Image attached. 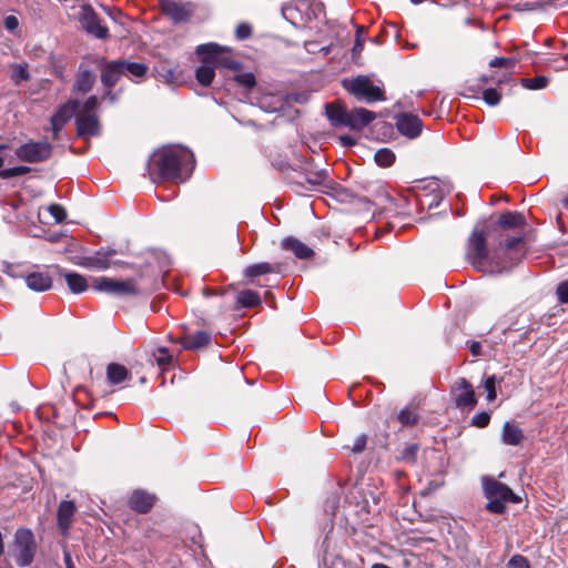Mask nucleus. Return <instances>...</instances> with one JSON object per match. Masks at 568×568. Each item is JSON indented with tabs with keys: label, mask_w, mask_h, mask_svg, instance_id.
Here are the masks:
<instances>
[{
	"label": "nucleus",
	"mask_w": 568,
	"mask_h": 568,
	"mask_svg": "<svg viewBox=\"0 0 568 568\" xmlns=\"http://www.w3.org/2000/svg\"><path fill=\"white\" fill-rule=\"evenodd\" d=\"M158 355H155V361H156V364L161 367V368H164L166 367L168 365H170L173 361V357L172 355L169 353V349L164 346H161L158 348Z\"/></svg>",
	"instance_id": "c03bdc74"
},
{
	"label": "nucleus",
	"mask_w": 568,
	"mask_h": 568,
	"mask_svg": "<svg viewBox=\"0 0 568 568\" xmlns=\"http://www.w3.org/2000/svg\"><path fill=\"white\" fill-rule=\"evenodd\" d=\"M490 423V413L480 412L471 417L470 425L477 428H485Z\"/></svg>",
	"instance_id": "a18cd8bd"
},
{
	"label": "nucleus",
	"mask_w": 568,
	"mask_h": 568,
	"mask_svg": "<svg viewBox=\"0 0 568 568\" xmlns=\"http://www.w3.org/2000/svg\"><path fill=\"white\" fill-rule=\"evenodd\" d=\"M339 141L343 146H353L356 144V140L348 134L341 135Z\"/></svg>",
	"instance_id": "bf43d9fd"
},
{
	"label": "nucleus",
	"mask_w": 568,
	"mask_h": 568,
	"mask_svg": "<svg viewBox=\"0 0 568 568\" xmlns=\"http://www.w3.org/2000/svg\"><path fill=\"white\" fill-rule=\"evenodd\" d=\"M452 400L456 408L471 410L478 403L473 385L465 378H457L449 390Z\"/></svg>",
	"instance_id": "6e6552de"
},
{
	"label": "nucleus",
	"mask_w": 568,
	"mask_h": 568,
	"mask_svg": "<svg viewBox=\"0 0 568 568\" xmlns=\"http://www.w3.org/2000/svg\"><path fill=\"white\" fill-rule=\"evenodd\" d=\"M3 23L4 28L10 32H13L19 27V20L16 16H7Z\"/></svg>",
	"instance_id": "4d7b16f0"
},
{
	"label": "nucleus",
	"mask_w": 568,
	"mask_h": 568,
	"mask_svg": "<svg viewBox=\"0 0 568 568\" xmlns=\"http://www.w3.org/2000/svg\"><path fill=\"white\" fill-rule=\"evenodd\" d=\"M393 229H394V223H393V222H388V223L386 224V226L383 229V231H385V232H389V231H392Z\"/></svg>",
	"instance_id": "69168bd1"
},
{
	"label": "nucleus",
	"mask_w": 568,
	"mask_h": 568,
	"mask_svg": "<svg viewBox=\"0 0 568 568\" xmlns=\"http://www.w3.org/2000/svg\"><path fill=\"white\" fill-rule=\"evenodd\" d=\"M133 295H149L160 287V280L154 272H142L138 277L131 278Z\"/></svg>",
	"instance_id": "a211bd4d"
},
{
	"label": "nucleus",
	"mask_w": 568,
	"mask_h": 568,
	"mask_svg": "<svg viewBox=\"0 0 568 568\" xmlns=\"http://www.w3.org/2000/svg\"><path fill=\"white\" fill-rule=\"evenodd\" d=\"M527 224L523 213L517 211H506L498 217L497 225L504 230L523 229Z\"/></svg>",
	"instance_id": "cd10ccee"
},
{
	"label": "nucleus",
	"mask_w": 568,
	"mask_h": 568,
	"mask_svg": "<svg viewBox=\"0 0 568 568\" xmlns=\"http://www.w3.org/2000/svg\"><path fill=\"white\" fill-rule=\"evenodd\" d=\"M283 264L280 262L275 263H268V262H261L256 264L248 265L243 274L246 278L250 280V283L257 284L254 280L258 276L265 275V274H278L282 272Z\"/></svg>",
	"instance_id": "5701e85b"
},
{
	"label": "nucleus",
	"mask_w": 568,
	"mask_h": 568,
	"mask_svg": "<svg viewBox=\"0 0 568 568\" xmlns=\"http://www.w3.org/2000/svg\"><path fill=\"white\" fill-rule=\"evenodd\" d=\"M342 84L357 101L374 103L386 100L384 89L375 85L367 75L361 74L353 79H344Z\"/></svg>",
	"instance_id": "423d86ee"
},
{
	"label": "nucleus",
	"mask_w": 568,
	"mask_h": 568,
	"mask_svg": "<svg viewBox=\"0 0 568 568\" xmlns=\"http://www.w3.org/2000/svg\"><path fill=\"white\" fill-rule=\"evenodd\" d=\"M192 158L193 154L184 149L170 146L158 149L149 158L148 175L153 183L184 182L182 168Z\"/></svg>",
	"instance_id": "f257e3e1"
},
{
	"label": "nucleus",
	"mask_w": 568,
	"mask_h": 568,
	"mask_svg": "<svg viewBox=\"0 0 568 568\" xmlns=\"http://www.w3.org/2000/svg\"><path fill=\"white\" fill-rule=\"evenodd\" d=\"M517 63L516 58L495 57L489 61L490 68H506L513 69Z\"/></svg>",
	"instance_id": "37998d69"
},
{
	"label": "nucleus",
	"mask_w": 568,
	"mask_h": 568,
	"mask_svg": "<svg viewBox=\"0 0 568 568\" xmlns=\"http://www.w3.org/2000/svg\"><path fill=\"white\" fill-rule=\"evenodd\" d=\"M52 268L59 276L64 277L69 290L73 294H81L88 290L89 284L83 275L75 272H67L58 265L52 266Z\"/></svg>",
	"instance_id": "b1692460"
},
{
	"label": "nucleus",
	"mask_w": 568,
	"mask_h": 568,
	"mask_svg": "<svg viewBox=\"0 0 568 568\" xmlns=\"http://www.w3.org/2000/svg\"><path fill=\"white\" fill-rule=\"evenodd\" d=\"M489 256L486 232L477 226L467 241V260L477 271H485V263Z\"/></svg>",
	"instance_id": "0eeeda50"
},
{
	"label": "nucleus",
	"mask_w": 568,
	"mask_h": 568,
	"mask_svg": "<svg viewBox=\"0 0 568 568\" xmlns=\"http://www.w3.org/2000/svg\"><path fill=\"white\" fill-rule=\"evenodd\" d=\"M483 100L489 106H496L501 101V92H499L496 88H487L481 90Z\"/></svg>",
	"instance_id": "ea45409f"
},
{
	"label": "nucleus",
	"mask_w": 568,
	"mask_h": 568,
	"mask_svg": "<svg viewBox=\"0 0 568 568\" xmlns=\"http://www.w3.org/2000/svg\"><path fill=\"white\" fill-rule=\"evenodd\" d=\"M484 388L487 393V400L488 402L495 400L497 397V393H496V377L494 375L486 377V379L484 381Z\"/></svg>",
	"instance_id": "49530a36"
},
{
	"label": "nucleus",
	"mask_w": 568,
	"mask_h": 568,
	"mask_svg": "<svg viewBox=\"0 0 568 568\" xmlns=\"http://www.w3.org/2000/svg\"><path fill=\"white\" fill-rule=\"evenodd\" d=\"M79 21L82 28L91 36L100 40H106L110 37L109 29L102 23V19L94 11L92 6L83 4Z\"/></svg>",
	"instance_id": "9d476101"
},
{
	"label": "nucleus",
	"mask_w": 568,
	"mask_h": 568,
	"mask_svg": "<svg viewBox=\"0 0 568 568\" xmlns=\"http://www.w3.org/2000/svg\"><path fill=\"white\" fill-rule=\"evenodd\" d=\"M523 242H524V235L509 236L505 240L504 246L506 250H515Z\"/></svg>",
	"instance_id": "6e6d98bb"
},
{
	"label": "nucleus",
	"mask_w": 568,
	"mask_h": 568,
	"mask_svg": "<svg viewBox=\"0 0 568 568\" xmlns=\"http://www.w3.org/2000/svg\"><path fill=\"white\" fill-rule=\"evenodd\" d=\"M95 83V74L91 70H80L72 87L74 93L85 94L90 92Z\"/></svg>",
	"instance_id": "c756f323"
},
{
	"label": "nucleus",
	"mask_w": 568,
	"mask_h": 568,
	"mask_svg": "<svg viewBox=\"0 0 568 568\" xmlns=\"http://www.w3.org/2000/svg\"><path fill=\"white\" fill-rule=\"evenodd\" d=\"M252 32H253V30H252L251 24H248L246 22H242V23L237 24V27L235 29V37L239 40H245L252 36Z\"/></svg>",
	"instance_id": "8fccbe9b"
},
{
	"label": "nucleus",
	"mask_w": 568,
	"mask_h": 568,
	"mask_svg": "<svg viewBox=\"0 0 568 568\" xmlns=\"http://www.w3.org/2000/svg\"><path fill=\"white\" fill-rule=\"evenodd\" d=\"M11 79L16 84H19L22 81H28L30 79V73H29L27 67H23L20 64L17 65L13 70Z\"/></svg>",
	"instance_id": "de8ad7c7"
},
{
	"label": "nucleus",
	"mask_w": 568,
	"mask_h": 568,
	"mask_svg": "<svg viewBox=\"0 0 568 568\" xmlns=\"http://www.w3.org/2000/svg\"><path fill=\"white\" fill-rule=\"evenodd\" d=\"M106 378L111 384L118 385L126 379H130L131 374L125 366L118 363H110L106 366Z\"/></svg>",
	"instance_id": "f704fd0d"
},
{
	"label": "nucleus",
	"mask_w": 568,
	"mask_h": 568,
	"mask_svg": "<svg viewBox=\"0 0 568 568\" xmlns=\"http://www.w3.org/2000/svg\"><path fill=\"white\" fill-rule=\"evenodd\" d=\"M31 172V168L19 165L13 168L3 169L0 171V178L2 179H11L19 175H24Z\"/></svg>",
	"instance_id": "a19ab883"
},
{
	"label": "nucleus",
	"mask_w": 568,
	"mask_h": 568,
	"mask_svg": "<svg viewBox=\"0 0 568 568\" xmlns=\"http://www.w3.org/2000/svg\"><path fill=\"white\" fill-rule=\"evenodd\" d=\"M396 128L398 132L408 139H416L423 130L422 120L412 113H400L396 116Z\"/></svg>",
	"instance_id": "2eb2a0df"
},
{
	"label": "nucleus",
	"mask_w": 568,
	"mask_h": 568,
	"mask_svg": "<svg viewBox=\"0 0 568 568\" xmlns=\"http://www.w3.org/2000/svg\"><path fill=\"white\" fill-rule=\"evenodd\" d=\"M80 102L75 99H70L67 102L58 106L55 112L50 119V122L65 125L75 114L79 109Z\"/></svg>",
	"instance_id": "a878e982"
},
{
	"label": "nucleus",
	"mask_w": 568,
	"mask_h": 568,
	"mask_svg": "<svg viewBox=\"0 0 568 568\" xmlns=\"http://www.w3.org/2000/svg\"><path fill=\"white\" fill-rule=\"evenodd\" d=\"M281 246L286 251L293 252L300 260H310L315 255V252L311 247L293 236L283 239Z\"/></svg>",
	"instance_id": "bb28decb"
},
{
	"label": "nucleus",
	"mask_w": 568,
	"mask_h": 568,
	"mask_svg": "<svg viewBox=\"0 0 568 568\" xmlns=\"http://www.w3.org/2000/svg\"><path fill=\"white\" fill-rule=\"evenodd\" d=\"M366 32V28L365 27H357L356 29V34H359L362 37V33Z\"/></svg>",
	"instance_id": "774afa93"
},
{
	"label": "nucleus",
	"mask_w": 568,
	"mask_h": 568,
	"mask_svg": "<svg viewBox=\"0 0 568 568\" xmlns=\"http://www.w3.org/2000/svg\"><path fill=\"white\" fill-rule=\"evenodd\" d=\"M50 123H51V129H52V140L58 141L60 139V132L62 131V129L64 126L60 125L58 123H54V122H50Z\"/></svg>",
	"instance_id": "680f3d73"
},
{
	"label": "nucleus",
	"mask_w": 568,
	"mask_h": 568,
	"mask_svg": "<svg viewBox=\"0 0 568 568\" xmlns=\"http://www.w3.org/2000/svg\"><path fill=\"white\" fill-rule=\"evenodd\" d=\"M212 342V335L207 331H196L195 333L184 334L179 338V343L184 349L199 351L209 346Z\"/></svg>",
	"instance_id": "412c9836"
},
{
	"label": "nucleus",
	"mask_w": 568,
	"mask_h": 568,
	"mask_svg": "<svg viewBox=\"0 0 568 568\" xmlns=\"http://www.w3.org/2000/svg\"><path fill=\"white\" fill-rule=\"evenodd\" d=\"M496 83V84H501L504 81L498 79V80H495V78L493 75H488V74H483L480 75L478 79L474 80V81H467L465 87H464V95L465 97H471V98H478V94L481 92V90H484L485 85H487L488 83Z\"/></svg>",
	"instance_id": "c85d7f7f"
},
{
	"label": "nucleus",
	"mask_w": 568,
	"mask_h": 568,
	"mask_svg": "<svg viewBox=\"0 0 568 568\" xmlns=\"http://www.w3.org/2000/svg\"><path fill=\"white\" fill-rule=\"evenodd\" d=\"M363 49H364V39L359 34H356L355 42H354V45L352 49L353 57L359 55L361 52L363 51Z\"/></svg>",
	"instance_id": "13d9d810"
},
{
	"label": "nucleus",
	"mask_w": 568,
	"mask_h": 568,
	"mask_svg": "<svg viewBox=\"0 0 568 568\" xmlns=\"http://www.w3.org/2000/svg\"><path fill=\"white\" fill-rule=\"evenodd\" d=\"M116 254L113 248L104 250L100 248L94 252L93 255L77 256L73 260L75 265L85 268H93L98 271L108 270L111 266L110 258Z\"/></svg>",
	"instance_id": "ddd939ff"
},
{
	"label": "nucleus",
	"mask_w": 568,
	"mask_h": 568,
	"mask_svg": "<svg viewBox=\"0 0 568 568\" xmlns=\"http://www.w3.org/2000/svg\"><path fill=\"white\" fill-rule=\"evenodd\" d=\"M27 286L34 292H45L52 287V276L49 271H32L22 275Z\"/></svg>",
	"instance_id": "aec40b11"
},
{
	"label": "nucleus",
	"mask_w": 568,
	"mask_h": 568,
	"mask_svg": "<svg viewBox=\"0 0 568 568\" xmlns=\"http://www.w3.org/2000/svg\"><path fill=\"white\" fill-rule=\"evenodd\" d=\"M305 181L311 186L310 190L318 186L332 187L334 184V181L329 178L328 171L325 169L306 171Z\"/></svg>",
	"instance_id": "7c9ffc66"
},
{
	"label": "nucleus",
	"mask_w": 568,
	"mask_h": 568,
	"mask_svg": "<svg viewBox=\"0 0 568 568\" xmlns=\"http://www.w3.org/2000/svg\"><path fill=\"white\" fill-rule=\"evenodd\" d=\"M99 106V99L95 95H90L83 103L80 113L95 114L94 111Z\"/></svg>",
	"instance_id": "3c124183"
},
{
	"label": "nucleus",
	"mask_w": 568,
	"mask_h": 568,
	"mask_svg": "<svg viewBox=\"0 0 568 568\" xmlns=\"http://www.w3.org/2000/svg\"><path fill=\"white\" fill-rule=\"evenodd\" d=\"M524 438V432L518 425L511 422H506L503 425L501 439L504 444L510 446H518Z\"/></svg>",
	"instance_id": "2f4dec72"
},
{
	"label": "nucleus",
	"mask_w": 568,
	"mask_h": 568,
	"mask_svg": "<svg viewBox=\"0 0 568 568\" xmlns=\"http://www.w3.org/2000/svg\"><path fill=\"white\" fill-rule=\"evenodd\" d=\"M195 51L202 63L212 64L214 68L232 71H240L243 68V63L234 58V50L231 47L209 42L197 45Z\"/></svg>",
	"instance_id": "7ed1b4c3"
},
{
	"label": "nucleus",
	"mask_w": 568,
	"mask_h": 568,
	"mask_svg": "<svg viewBox=\"0 0 568 568\" xmlns=\"http://www.w3.org/2000/svg\"><path fill=\"white\" fill-rule=\"evenodd\" d=\"M402 427H414L418 424L420 415L417 406L409 404L400 409L396 416Z\"/></svg>",
	"instance_id": "72a5a7b5"
},
{
	"label": "nucleus",
	"mask_w": 568,
	"mask_h": 568,
	"mask_svg": "<svg viewBox=\"0 0 568 568\" xmlns=\"http://www.w3.org/2000/svg\"><path fill=\"white\" fill-rule=\"evenodd\" d=\"M468 348L473 356H479L481 354L480 342H476V341L471 342Z\"/></svg>",
	"instance_id": "052dcab7"
},
{
	"label": "nucleus",
	"mask_w": 568,
	"mask_h": 568,
	"mask_svg": "<svg viewBox=\"0 0 568 568\" xmlns=\"http://www.w3.org/2000/svg\"><path fill=\"white\" fill-rule=\"evenodd\" d=\"M77 506L72 500H62L58 506L57 525L62 535H67L72 526Z\"/></svg>",
	"instance_id": "6ab92c4d"
},
{
	"label": "nucleus",
	"mask_w": 568,
	"mask_h": 568,
	"mask_svg": "<svg viewBox=\"0 0 568 568\" xmlns=\"http://www.w3.org/2000/svg\"><path fill=\"white\" fill-rule=\"evenodd\" d=\"M549 80L545 75H537L535 78H523L520 83L528 90H539L547 87Z\"/></svg>",
	"instance_id": "58836bf2"
},
{
	"label": "nucleus",
	"mask_w": 568,
	"mask_h": 568,
	"mask_svg": "<svg viewBox=\"0 0 568 568\" xmlns=\"http://www.w3.org/2000/svg\"><path fill=\"white\" fill-rule=\"evenodd\" d=\"M485 496L488 499L486 509L493 514L501 515L506 511V504L520 501V498L506 485L495 478L484 481Z\"/></svg>",
	"instance_id": "20e7f679"
},
{
	"label": "nucleus",
	"mask_w": 568,
	"mask_h": 568,
	"mask_svg": "<svg viewBox=\"0 0 568 568\" xmlns=\"http://www.w3.org/2000/svg\"><path fill=\"white\" fill-rule=\"evenodd\" d=\"M214 65L205 64L197 67L195 70V79L202 87H210L215 78Z\"/></svg>",
	"instance_id": "c9c22d12"
},
{
	"label": "nucleus",
	"mask_w": 568,
	"mask_h": 568,
	"mask_svg": "<svg viewBox=\"0 0 568 568\" xmlns=\"http://www.w3.org/2000/svg\"><path fill=\"white\" fill-rule=\"evenodd\" d=\"M395 153L388 148H382L375 152L374 160L381 168H388L395 162Z\"/></svg>",
	"instance_id": "e433bc0d"
},
{
	"label": "nucleus",
	"mask_w": 568,
	"mask_h": 568,
	"mask_svg": "<svg viewBox=\"0 0 568 568\" xmlns=\"http://www.w3.org/2000/svg\"><path fill=\"white\" fill-rule=\"evenodd\" d=\"M99 65L101 71L100 80L105 89H113L122 77H128L131 81L140 83L149 73L148 64L126 59L108 61L105 58H102Z\"/></svg>",
	"instance_id": "f03ea898"
},
{
	"label": "nucleus",
	"mask_w": 568,
	"mask_h": 568,
	"mask_svg": "<svg viewBox=\"0 0 568 568\" xmlns=\"http://www.w3.org/2000/svg\"><path fill=\"white\" fill-rule=\"evenodd\" d=\"M153 74L158 80L166 84L175 85L181 80L179 65L169 60L159 61L153 68Z\"/></svg>",
	"instance_id": "f3484780"
},
{
	"label": "nucleus",
	"mask_w": 568,
	"mask_h": 568,
	"mask_svg": "<svg viewBox=\"0 0 568 568\" xmlns=\"http://www.w3.org/2000/svg\"><path fill=\"white\" fill-rule=\"evenodd\" d=\"M77 136L89 139L100 135L101 125L97 114L78 113L75 115Z\"/></svg>",
	"instance_id": "4468645a"
},
{
	"label": "nucleus",
	"mask_w": 568,
	"mask_h": 568,
	"mask_svg": "<svg viewBox=\"0 0 568 568\" xmlns=\"http://www.w3.org/2000/svg\"><path fill=\"white\" fill-rule=\"evenodd\" d=\"M367 444V436L362 434L357 436L353 443V446L349 448L355 454H361L365 450Z\"/></svg>",
	"instance_id": "5fc2aeb1"
},
{
	"label": "nucleus",
	"mask_w": 568,
	"mask_h": 568,
	"mask_svg": "<svg viewBox=\"0 0 568 568\" xmlns=\"http://www.w3.org/2000/svg\"><path fill=\"white\" fill-rule=\"evenodd\" d=\"M419 452V445L416 443L408 444L403 448L397 456V460L414 465L417 460V454Z\"/></svg>",
	"instance_id": "4c0bfd02"
},
{
	"label": "nucleus",
	"mask_w": 568,
	"mask_h": 568,
	"mask_svg": "<svg viewBox=\"0 0 568 568\" xmlns=\"http://www.w3.org/2000/svg\"><path fill=\"white\" fill-rule=\"evenodd\" d=\"M325 114L334 128H346L348 110L341 102L327 103L325 105Z\"/></svg>",
	"instance_id": "393cba45"
},
{
	"label": "nucleus",
	"mask_w": 568,
	"mask_h": 568,
	"mask_svg": "<svg viewBox=\"0 0 568 568\" xmlns=\"http://www.w3.org/2000/svg\"><path fill=\"white\" fill-rule=\"evenodd\" d=\"M203 293L205 296H211V295L215 294V292L211 288H204Z\"/></svg>",
	"instance_id": "338daca9"
},
{
	"label": "nucleus",
	"mask_w": 568,
	"mask_h": 568,
	"mask_svg": "<svg viewBox=\"0 0 568 568\" xmlns=\"http://www.w3.org/2000/svg\"><path fill=\"white\" fill-rule=\"evenodd\" d=\"M103 99H108L110 102H115L118 98L116 94L112 91V89H106Z\"/></svg>",
	"instance_id": "0e129e2a"
},
{
	"label": "nucleus",
	"mask_w": 568,
	"mask_h": 568,
	"mask_svg": "<svg viewBox=\"0 0 568 568\" xmlns=\"http://www.w3.org/2000/svg\"><path fill=\"white\" fill-rule=\"evenodd\" d=\"M556 296L559 303L568 304V281H562L557 285Z\"/></svg>",
	"instance_id": "603ef678"
},
{
	"label": "nucleus",
	"mask_w": 568,
	"mask_h": 568,
	"mask_svg": "<svg viewBox=\"0 0 568 568\" xmlns=\"http://www.w3.org/2000/svg\"><path fill=\"white\" fill-rule=\"evenodd\" d=\"M93 287L98 292H103L113 296L133 295V284L131 278L121 281L106 276L94 277Z\"/></svg>",
	"instance_id": "f8f14e48"
},
{
	"label": "nucleus",
	"mask_w": 568,
	"mask_h": 568,
	"mask_svg": "<svg viewBox=\"0 0 568 568\" xmlns=\"http://www.w3.org/2000/svg\"><path fill=\"white\" fill-rule=\"evenodd\" d=\"M375 118L376 114L373 111L364 108H355L348 111L346 128L361 131L375 120Z\"/></svg>",
	"instance_id": "4be33fe9"
},
{
	"label": "nucleus",
	"mask_w": 568,
	"mask_h": 568,
	"mask_svg": "<svg viewBox=\"0 0 568 568\" xmlns=\"http://www.w3.org/2000/svg\"><path fill=\"white\" fill-rule=\"evenodd\" d=\"M63 560L65 564V568H75L72 557H71V554L68 549L63 550Z\"/></svg>",
	"instance_id": "e2e57ef3"
},
{
	"label": "nucleus",
	"mask_w": 568,
	"mask_h": 568,
	"mask_svg": "<svg viewBox=\"0 0 568 568\" xmlns=\"http://www.w3.org/2000/svg\"><path fill=\"white\" fill-rule=\"evenodd\" d=\"M262 303L261 296L257 292L252 290H244L236 294V302L234 310L252 308Z\"/></svg>",
	"instance_id": "473e14b6"
},
{
	"label": "nucleus",
	"mask_w": 568,
	"mask_h": 568,
	"mask_svg": "<svg viewBox=\"0 0 568 568\" xmlns=\"http://www.w3.org/2000/svg\"><path fill=\"white\" fill-rule=\"evenodd\" d=\"M162 13L170 18L175 24L190 21L194 13L192 2H180L175 0H159Z\"/></svg>",
	"instance_id": "9b49d317"
},
{
	"label": "nucleus",
	"mask_w": 568,
	"mask_h": 568,
	"mask_svg": "<svg viewBox=\"0 0 568 568\" xmlns=\"http://www.w3.org/2000/svg\"><path fill=\"white\" fill-rule=\"evenodd\" d=\"M509 568H530L529 561L521 555H514L508 561Z\"/></svg>",
	"instance_id": "864d4df0"
},
{
	"label": "nucleus",
	"mask_w": 568,
	"mask_h": 568,
	"mask_svg": "<svg viewBox=\"0 0 568 568\" xmlns=\"http://www.w3.org/2000/svg\"><path fill=\"white\" fill-rule=\"evenodd\" d=\"M36 552L37 544L32 530L18 528L13 536L9 556L13 557L19 567H28L33 562Z\"/></svg>",
	"instance_id": "39448f33"
},
{
	"label": "nucleus",
	"mask_w": 568,
	"mask_h": 568,
	"mask_svg": "<svg viewBox=\"0 0 568 568\" xmlns=\"http://www.w3.org/2000/svg\"><path fill=\"white\" fill-rule=\"evenodd\" d=\"M49 212L57 223H62L67 219V212L60 204H51Z\"/></svg>",
	"instance_id": "09e8293b"
},
{
	"label": "nucleus",
	"mask_w": 568,
	"mask_h": 568,
	"mask_svg": "<svg viewBox=\"0 0 568 568\" xmlns=\"http://www.w3.org/2000/svg\"><path fill=\"white\" fill-rule=\"evenodd\" d=\"M52 150V145L47 141H30L17 148L14 153L20 161L40 163L51 156Z\"/></svg>",
	"instance_id": "1a4fd4ad"
},
{
	"label": "nucleus",
	"mask_w": 568,
	"mask_h": 568,
	"mask_svg": "<svg viewBox=\"0 0 568 568\" xmlns=\"http://www.w3.org/2000/svg\"><path fill=\"white\" fill-rule=\"evenodd\" d=\"M155 501V495L143 489H135L128 499V506L138 514H148L153 508Z\"/></svg>",
	"instance_id": "dca6fc26"
},
{
	"label": "nucleus",
	"mask_w": 568,
	"mask_h": 568,
	"mask_svg": "<svg viewBox=\"0 0 568 568\" xmlns=\"http://www.w3.org/2000/svg\"><path fill=\"white\" fill-rule=\"evenodd\" d=\"M234 81L246 89H252L256 85V79L252 72L235 74Z\"/></svg>",
	"instance_id": "79ce46f5"
}]
</instances>
